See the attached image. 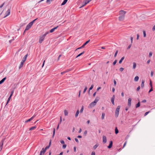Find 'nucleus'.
<instances>
[{
  "label": "nucleus",
  "instance_id": "nucleus-64",
  "mask_svg": "<svg viewBox=\"0 0 155 155\" xmlns=\"http://www.w3.org/2000/svg\"><path fill=\"white\" fill-rule=\"evenodd\" d=\"M142 102L143 103H145L146 102V100H144L142 101Z\"/></svg>",
  "mask_w": 155,
  "mask_h": 155
},
{
  "label": "nucleus",
  "instance_id": "nucleus-60",
  "mask_svg": "<svg viewBox=\"0 0 155 155\" xmlns=\"http://www.w3.org/2000/svg\"><path fill=\"white\" fill-rule=\"evenodd\" d=\"M131 45H130L128 46V47H127V49H129L130 48V47H131Z\"/></svg>",
  "mask_w": 155,
  "mask_h": 155
},
{
  "label": "nucleus",
  "instance_id": "nucleus-6",
  "mask_svg": "<svg viewBox=\"0 0 155 155\" xmlns=\"http://www.w3.org/2000/svg\"><path fill=\"white\" fill-rule=\"evenodd\" d=\"M10 9H8L6 12L5 14V15L4 17V18H5L9 15L10 14Z\"/></svg>",
  "mask_w": 155,
  "mask_h": 155
},
{
  "label": "nucleus",
  "instance_id": "nucleus-18",
  "mask_svg": "<svg viewBox=\"0 0 155 155\" xmlns=\"http://www.w3.org/2000/svg\"><path fill=\"white\" fill-rule=\"evenodd\" d=\"M6 77H5L4 78L2 79L1 81H0V84H1L3 83L6 79Z\"/></svg>",
  "mask_w": 155,
  "mask_h": 155
},
{
  "label": "nucleus",
  "instance_id": "nucleus-38",
  "mask_svg": "<svg viewBox=\"0 0 155 155\" xmlns=\"http://www.w3.org/2000/svg\"><path fill=\"white\" fill-rule=\"evenodd\" d=\"M87 89V87H85V88H84V91H83V93L84 94L85 92L86 91Z\"/></svg>",
  "mask_w": 155,
  "mask_h": 155
},
{
  "label": "nucleus",
  "instance_id": "nucleus-26",
  "mask_svg": "<svg viewBox=\"0 0 155 155\" xmlns=\"http://www.w3.org/2000/svg\"><path fill=\"white\" fill-rule=\"evenodd\" d=\"M84 53V51H83L82 53H81L80 54H79L76 57V58H77L78 57H79L81 56L82 54H83Z\"/></svg>",
  "mask_w": 155,
  "mask_h": 155
},
{
  "label": "nucleus",
  "instance_id": "nucleus-41",
  "mask_svg": "<svg viewBox=\"0 0 155 155\" xmlns=\"http://www.w3.org/2000/svg\"><path fill=\"white\" fill-rule=\"evenodd\" d=\"M83 110H84V107H83V106H82V107H81V109L80 112H81V113L83 111Z\"/></svg>",
  "mask_w": 155,
  "mask_h": 155
},
{
  "label": "nucleus",
  "instance_id": "nucleus-21",
  "mask_svg": "<svg viewBox=\"0 0 155 155\" xmlns=\"http://www.w3.org/2000/svg\"><path fill=\"white\" fill-rule=\"evenodd\" d=\"M68 0H64L63 2L62 3L61 5H64L67 2Z\"/></svg>",
  "mask_w": 155,
  "mask_h": 155
},
{
  "label": "nucleus",
  "instance_id": "nucleus-58",
  "mask_svg": "<svg viewBox=\"0 0 155 155\" xmlns=\"http://www.w3.org/2000/svg\"><path fill=\"white\" fill-rule=\"evenodd\" d=\"M139 34H137V40L139 39Z\"/></svg>",
  "mask_w": 155,
  "mask_h": 155
},
{
  "label": "nucleus",
  "instance_id": "nucleus-10",
  "mask_svg": "<svg viewBox=\"0 0 155 155\" xmlns=\"http://www.w3.org/2000/svg\"><path fill=\"white\" fill-rule=\"evenodd\" d=\"M46 150H45V149L43 148L40 152L39 155H42L44 154L46 152Z\"/></svg>",
  "mask_w": 155,
  "mask_h": 155
},
{
  "label": "nucleus",
  "instance_id": "nucleus-25",
  "mask_svg": "<svg viewBox=\"0 0 155 155\" xmlns=\"http://www.w3.org/2000/svg\"><path fill=\"white\" fill-rule=\"evenodd\" d=\"M64 114L65 116H68V112L67 110H64Z\"/></svg>",
  "mask_w": 155,
  "mask_h": 155
},
{
  "label": "nucleus",
  "instance_id": "nucleus-27",
  "mask_svg": "<svg viewBox=\"0 0 155 155\" xmlns=\"http://www.w3.org/2000/svg\"><path fill=\"white\" fill-rule=\"evenodd\" d=\"M36 126L30 128L29 130H34L36 128Z\"/></svg>",
  "mask_w": 155,
  "mask_h": 155
},
{
  "label": "nucleus",
  "instance_id": "nucleus-5",
  "mask_svg": "<svg viewBox=\"0 0 155 155\" xmlns=\"http://www.w3.org/2000/svg\"><path fill=\"white\" fill-rule=\"evenodd\" d=\"M91 1V0H85L84 1V2H83L84 4L80 8H81L82 7H84L88 3Z\"/></svg>",
  "mask_w": 155,
  "mask_h": 155
},
{
  "label": "nucleus",
  "instance_id": "nucleus-48",
  "mask_svg": "<svg viewBox=\"0 0 155 155\" xmlns=\"http://www.w3.org/2000/svg\"><path fill=\"white\" fill-rule=\"evenodd\" d=\"M117 62V61L116 60H115L114 61L113 63V64L114 65L116 64Z\"/></svg>",
  "mask_w": 155,
  "mask_h": 155
},
{
  "label": "nucleus",
  "instance_id": "nucleus-29",
  "mask_svg": "<svg viewBox=\"0 0 155 155\" xmlns=\"http://www.w3.org/2000/svg\"><path fill=\"white\" fill-rule=\"evenodd\" d=\"M139 78L138 76H136L134 78V80L135 81H137L138 80Z\"/></svg>",
  "mask_w": 155,
  "mask_h": 155
},
{
  "label": "nucleus",
  "instance_id": "nucleus-46",
  "mask_svg": "<svg viewBox=\"0 0 155 155\" xmlns=\"http://www.w3.org/2000/svg\"><path fill=\"white\" fill-rule=\"evenodd\" d=\"M153 74V71H151L150 75L151 77H152Z\"/></svg>",
  "mask_w": 155,
  "mask_h": 155
},
{
  "label": "nucleus",
  "instance_id": "nucleus-3",
  "mask_svg": "<svg viewBox=\"0 0 155 155\" xmlns=\"http://www.w3.org/2000/svg\"><path fill=\"white\" fill-rule=\"evenodd\" d=\"M45 37V35H43L42 36H41L40 37L39 42L40 43H42L43 40L44 39V38Z\"/></svg>",
  "mask_w": 155,
  "mask_h": 155
},
{
  "label": "nucleus",
  "instance_id": "nucleus-11",
  "mask_svg": "<svg viewBox=\"0 0 155 155\" xmlns=\"http://www.w3.org/2000/svg\"><path fill=\"white\" fill-rule=\"evenodd\" d=\"M96 104V103L95 102H91L89 106L90 107H92L95 106Z\"/></svg>",
  "mask_w": 155,
  "mask_h": 155
},
{
  "label": "nucleus",
  "instance_id": "nucleus-20",
  "mask_svg": "<svg viewBox=\"0 0 155 155\" xmlns=\"http://www.w3.org/2000/svg\"><path fill=\"white\" fill-rule=\"evenodd\" d=\"M24 62H23L22 61H21V64L20 65V66H19V69H20L21 68H22L24 64Z\"/></svg>",
  "mask_w": 155,
  "mask_h": 155
},
{
  "label": "nucleus",
  "instance_id": "nucleus-12",
  "mask_svg": "<svg viewBox=\"0 0 155 155\" xmlns=\"http://www.w3.org/2000/svg\"><path fill=\"white\" fill-rule=\"evenodd\" d=\"M115 97V96L114 95L111 98V102L113 105H114V100Z\"/></svg>",
  "mask_w": 155,
  "mask_h": 155
},
{
  "label": "nucleus",
  "instance_id": "nucleus-45",
  "mask_svg": "<svg viewBox=\"0 0 155 155\" xmlns=\"http://www.w3.org/2000/svg\"><path fill=\"white\" fill-rule=\"evenodd\" d=\"M150 112L149 111L146 112L144 114V116H146Z\"/></svg>",
  "mask_w": 155,
  "mask_h": 155
},
{
  "label": "nucleus",
  "instance_id": "nucleus-8",
  "mask_svg": "<svg viewBox=\"0 0 155 155\" xmlns=\"http://www.w3.org/2000/svg\"><path fill=\"white\" fill-rule=\"evenodd\" d=\"M14 92V91H13L12 92V94H11L10 96V97H8V100H7V103H6V105H7V104H8V103L9 102V101H10V99H11V97L12 96V94H13Z\"/></svg>",
  "mask_w": 155,
  "mask_h": 155
},
{
  "label": "nucleus",
  "instance_id": "nucleus-34",
  "mask_svg": "<svg viewBox=\"0 0 155 155\" xmlns=\"http://www.w3.org/2000/svg\"><path fill=\"white\" fill-rule=\"evenodd\" d=\"M143 37H146V31H143Z\"/></svg>",
  "mask_w": 155,
  "mask_h": 155
},
{
  "label": "nucleus",
  "instance_id": "nucleus-13",
  "mask_svg": "<svg viewBox=\"0 0 155 155\" xmlns=\"http://www.w3.org/2000/svg\"><path fill=\"white\" fill-rule=\"evenodd\" d=\"M58 26H57L56 27H55L51 29L50 31V32L52 33L53 32L55 29H57L58 28Z\"/></svg>",
  "mask_w": 155,
  "mask_h": 155
},
{
  "label": "nucleus",
  "instance_id": "nucleus-63",
  "mask_svg": "<svg viewBox=\"0 0 155 155\" xmlns=\"http://www.w3.org/2000/svg\"><path fill=\"white\" fill-rule=\"evenodd\" d=\"M75 141L77 142V143H78V139L76 138H75Z\"/></svg>",
  "mask_w": 155,
  "mask_h": 155
},
{
  "label": "nucleus",
  "instance_id": "nucleus-54",
  "mask_svg": "<svg viewBox=\"0 0 155 155\" xmlns=\"http://www.w3.org/2000/svg\"><path fill=\"white\" fill-rule=\"evenodd\" d=\"M150 85L151 87H152V82H151V81H150Z\"/></svg>",
  "mask_w": 155,
  "mask_h": 155
},
{
  "label": "nucleus",
  "instance_id": "nucleus-49",
  "mask_svg": "<svg viewBox=\"0 0 155 155\" xmlns=\"http://www.w3.org/2000/svg\"><path fill=\"white\" fill-rule=\"evenodd\" d=\"M61 144H64V140H61Z\"/></svg>",
  "mask_w": 155,
  "mask_h": 155
},
{
  "label": "nucleus",
  "instance_id": "nucleus-40",
  "mask_svg": "<svg viewBox=\"0 0 155 155\" xmlns=\"http://www.w3.org/2000/svg\"><path fill=\"white\" fill-rule=\"evenodd\" d=\"M55 133V129L54 128L53 131V137Z\"/></svg>",
  "mask_w": 155,
  "mask_h": 155
},
{
  "label": "nucleus",
  "instance_id": "nucleus-4",
  "mask_svg": "<svg viewBox=\"0 0 155 155\" xmlns=\"http://www.w3.org/2000/svg\"><path fill=\"white\" fill-rule=\"evenodd\" d=\"M32 26V25L31 24H30V23H29L26 27L25 29L24 32V33L26 31L29 30L31 28Z\"/></svg>",
  "mask_w": 155,
  "mask_h": 155
},
{
  "label": "nucleus",
  "instance_id": "nucleus-23",
  "mask_svg": "<svg viewBox=\"0 0 155 155\" xmlns=\"http://www.w3.org/2000/svg\"><path fill=\"white\" fill-rule=\"evenodd\" d=\"M99 97H97L95 99L94 101V102H95L96 103H97V102L99 101Z\"/></svg>",
  "mask_w": 155,
  "mask_h": 155
},
{
  "label": "nucleus",
  "instance_id": "nucleus-7",
  "mask_svg": "<svg viewBox=\"0 0 155 155\" xmlns=\"http://www.w3.org/2000/svg\"><path fill=\"white\" fill-rule=\"evenodd\" d=\"M35 117V115H34L31 117L29 119H28V120H26L25 121V123H27V122H29L31 121V120H32L33 118Z\"/></svg>",
  "mask_w": 155,
  "mask_h": 155
},
{
  "label": "nucleus",
  "instance_id": "nucleus-52",
  "mask_svg": "<svg viewBox=\"0 0 155 155\" xmlns=\"http://www.w3.org/2000/svg\"><path fill=\"white\" fill-rule=\"evenodd\" d=\"M53 0H47L46 1V2L48 3L49 2H52Z\"/></svg>",
  "mask_w": 155,
  "mask_h": 155
},
{
  "label": "nucleus",
  "instance_id": "nucleus-61",
  "mask_svg": "<svg viewBox=\"0 0 155 155\" xmlns=\"http://www.w3.org/2000/svg\"><path fill=\"white\" fill-rule=\"evenodd\" d=\"M126 143H127V142L126 141V142H125V143H124V145H123V148H124L125 147V145H126Z\"/></svg>",
  "mask_w": 155,
  "mask_h": 155
},
{
  "label": "nucleus",
  "instance_id": "nucleus-57",
  "mask_svg": "<svg viewBox=\"0 0 155 155\" xmlns=\"http://www.w3.org/2000/svg\"><path fill=\"white\" fill-rule=\"evenodd\" d=\"M133 37H130V40H131V43H133Z\"/></svg>",
  "mask_w": 155,
  "mask_h": 155
},
{
  "label": "nucleus",
  "instance_id": "nucleus-42",
  "mask_svg": "<svg viewBox=\"0 0 155 155\" xmlns=\"http://www.w3.org/2000/svg\"><path fill=\"white\" fill-rule=\"evenodd\" d=\"M152 53L151 52H150L149 53V57H151L152 56Z\"/></svg>",
  "mask_w": 155,
  "mask_h": 155
},
{
  "label": "nucleus",
  "instance_id": "nucleus-9",
  "mask_svg": "<svg viewBox=\"0 0 155 155\" xmlns=\"http://www.w3.org/2000/svg\"><path fill=\"white\" fill-rule=\"evenodd\" d=\"M4 139L2 140L1 141L0 143V149L1 150H2V148L3 145V144L4 143Z\"/></svg>",
  "mask_w": 155,
  "mask_h": 155
},
{
  "label": "nucleus",
  "instance_id": "nucleus-28",
  "mask_svg": "<svg viewBox=\"0 0 155 155\" xmlns=\"http://www.w3.org/2000/svg\"><path fill=\"white\" fill-rule=\"evenodd\" d=\"M133 64V68L134 69H135L136 67V64L135 62H134Z\"/></svg>",
  "mask_w": 155,
  "mask_h": 155
},
{
  "label": "nucleus",
  "instance_id": "nucleus-36",
  "mask_svg": "<svg viewBox=\"0 0 155 155\" xmlns=\"http://www.w3.org/2000/svg\"><path fill=\"white\" fill-rule=\"evenodd\" d=\"M98 146V145L97 144H96L93 147V148H94V149L95 150V149H96Z\"/></svg>",
  "mask_w": 155,
  "mask_h": 155
},
{
  "label": "nucleus",
  "instance_id": "nucleus-1",
  "mask_svg": "<svg viewBox=\"0 0 155 155\" xmlns=\"http://www.w3.org/2000/svg\"><path fill=\"white\" fill-rule=\"evenodd\" d=\"M126 13V12L123 10L119 12L120 16L119 17V19L120 21H122L124 19Z\"/></svg>",
  "mask_w": 155,
  "mask_h": 155
},
{
  "label": "nucleus",
  "instance_id": "nucleus-2",
  "mask_svg": "<svg viewBox=\"0 0 155 155\" xmlns=\"http://www.w3.org/2000/svg\"><path fill=\"white\" fill-rule=\"evenodd\" d=\"M120 108V106H118L116 108L115 114V116L116 117H117L118 116Z\"/></svg>",
  "mask_w": 155,
  "mask_h": 155
},
{
  "label": "nucleus",
  "instance_id": "nucleus-19",
  "mask_svg": "<svg viewBox=\"0 0 155 155\" xmlns=\"http://www.w3.org/2000/svg\"><path fill=\"white\" fill-rule=\"evenodd\" d=\"M144 82H145V81H144V80H142V81L141 84V87L142 88H143L144 87Z\"/></svg>",
  "mask_w": 155,
  "mask_h": 155
},
{
  "label": "nucleus",
  "instance_id": "nucleus-14",
  "mask_svg": "<svg viewBox=\"0 0 155 155\" xmlns=\"http://www.w3.org/2000/svg\"><path fill=\"white\" fill-rule=\"evenodd\" d=\"M103 142L104 143H105L107 142L106 137L104 136H103Z\"/></svg>",
  "mask_w": 155,
  "mask_h": 155
},
{
  "label": "nucleus",
  "instance_id": "nucleus-59",
  "mask_svg": "<svg viewBox=\"0 0 155 155\" xmlns=\"http://www.w3.org/2000/svg\"><path fill=\"white\" fill-rule=\"evenodd\" d=\"M155 30V25L153 26V28H152V30L153 31H154Z\"/></svg>",
  "mask_w": 155,
  "mask_h": 155
},
{
  "label": "nucleus",
  "instance_id": "nucleus-50",
  "mask_svg": "<svg viewBox=\"0 0 155 155\" xmlns=\"http://www.w3.org/2000/svg\"><path fill=\"white\" fill-rule=\"evenodd\" d=\"M87 130H85L84 132V134L85 136H86L87 135Z\"/></svg>",
  "mask_w": 155,
  "mask_h": 155
},
{
  "label": "nucleus",
  "instance_id": "nucleus-37",
  "mask_svg": "<svg viewBox=\"0 0 155 155\" xmlns=\"http://www.w3.org/2000/svg\"><path fill=\"white\" fill-rule=\"evenodd\" d=\"M93 87H94V85L92 84L91 85V87L89 88V92H90V90H92L93 89Z\"/></svg>",
  "mask_w": 155,
  "mask_h": 155
},
{
  "label": "nucleus",
  "instance_id": "nucleus-15",
  "mask_svg": "<svg viewBox=\"0 0 155 155\" xmlns=\"http://www.w3.org/2000/svg\"><path fill=\"white\" fill-rule=\"evenodd\" d=\"M131 98H129L128 99V105L129 107H130L131 105Z\"/></svg>",
  "mask_w": 155,
  "mask_h": 155
},
{
  "label": "nucleus",
  "instance_id": "nucleus-43",
  "mask_svg": "<svg viewBox=\"0 0 155 155\" xmlns=\"http://www.w3.org/2000/svg\"><path fill=\"white\" fill-rule=\"evenodd\" d=\"M118 51H116V52H115V54H114V57H115L117 56V53H118Z\"/></svg>",
  "mask_w": 155,
  "mask_h": 155
},
{
  "label": "nucleus",
  "instance_id": "nucleus-53",
  "mask_svg": "<svg viewBox=\"0 0 155 155\" xmlns=\"http://www.w3.org/2000/svg\"><path fill=\"white\" fill-rule=\"evenodd\" d=\"M114 86H115L116 85L117 82L115 80H114Z\"/></svg>",
  "mask_w": 155,
  "mask_h": 155
},
{
  "label": "nucleus",
  "instance_id": "nucleus-39",
  "mask_svg": "<svg viewBox=\"0 0 155 155\" xmlns=\"http://www.w3.org/2000/svg\"><path fill=\"white\" fill-rule=\"evenodd\" d=\"M66 145L64 144H63V145L62 146V148L64 149L66 148Z\"/></svg>",
  "mask_w": 155,
  "mask_h": 155
},
{
  "label": "nucleus",
  "instance_id": "nucleus-51",
  "mask_svg": "<svg viewBox=\"0 0 155 155\" xmlns=\"http://www.w3.org/2000/svg\"><path fill=\"white\" fill-rule=\"evenodd\" d=\"M153 87H151V88L150 90L149 91V93H150V92L153 91Z\"/></svg>",
  "mask_w": 155,
  "mask_h": 155
},
{
  "label": "nucleus",
  "instance_id": "nucleus-44",
  "mask_svg": "<svg viewBox=\"0 0 155 155\" xmlns=\"http://www.w3.org/2000/svg\"><path fill=\"white\" fill-rule=\"evenodd\" d=\"M124 70V68H120V70L121 72H122Z\"/></svg>",
  "mask_w": 155,
  "mask_h": 155
},
{
  "label": "nucleus",
  "instance_id": "nucleus-32",
  "mask_svg": "<svg viewBox=\"0 0 155 155\" xmlns=\"http://www.w3.org/2000/svg\"><path fill=\"white\" fill-rule=\"evenodd\" d=\"M140 102H139L138 103L136 104V108H137L140 106Z\"/></svg>",
  "mask_w": 155,
  "mask_h": 155
},
{
  "label": "nucleus",
  "instance_id": "nucleus-55",
  "mask_svg": "<svg viewBox=\"0 0 155 155\" xmlns=\"http://www.w3.org/2000/svg\"><path fill=\"white\" fill-rule=\"evenodd\" d=\"M49 146H47L45 148V150H46L47 149H48L49 148Z\"/></svg>",
  "mask_w": 155,
  "mask_h": 155
},
{
  "label": "nucleus",
  "instance_id": "nucleus-62",
  "mask_svg": "<svg viewBox=\"0 0 155 155\" xmlns=\"http://www.w3.org/2000/svg\"><path fill=\"white\" fill-rule=\"evenodd\" d=\"M140 88V86H138L137 87V91H139V90Z\"/></svg>",
  "mask_w": 155,
  "mask_h": 155
},
{
  "label": "nucleus",
  "instance_id": "nucleus-16",
  "mask_svg": "<svg viewBox=\"0 0 155 155\" xmlns=\"http://www.w3.org/2000/svg\"><path fill=\"white\" fill-rule=\"evenodd\" d=\"M28 54H26L23 58V59L21 61L25 62L26 61L27 58L28 56Z\"/></svg>",
  "mask_w": 155,
  "mask_h": 155
},
{
  "label": "nucleus",
  "instance_id": "nucleus-35",
  "mask_svg": "<svg viewBox=\"0 0 155 155\" xmlns=\"http://www.w3.org/2000/svg\"><path fill=\"white\" fill-rule=\"evenodd\" d=\"M115 133L116 134L118 133V130L117 127H116L115 129Z\"/></svg>",
  "mask_w": 155,
  "mask_h": 155
},
{
  "label": "nucleus",
  "instance_id": "nucleus-47",
  "mask_svg": "<svg viewBox=\"0 0 155 155\" xmlns=\"http://www.w3.org/2000/svg\"><path fill=\"white\" fill-rule=\"evenodd\" d=\"M84 48V47H83L82 46L81 47H79V48H77L76 50H77L78 49H81V48Z\"/></svg>",
  "mask_w": 155,
  "mask_h": 155
},
{
  "label": "nucleus",
  "instance_id": "nucleus-33",
  "mask_svg": "<svg viewBox=\"0 0 155 155\" xmlns=\"http://www.w3.org/2000/svg\"><path fill=\"white\" fill-rule=\"evenodd\" d=\"M37 19V18H36L33 21H32L30 22V23L32 25L33 24L34 22Z\"/></svg>",
  "mask_w": 155,
  "mask_h": 155
},
{
  "label": "nucleus",
  "instance_id": "nucleus-56",
  "mask_svg": "<svg viewBox=\"0 0 155 155\" xmlns=\"http://www.w3.org/2000/svg\"><path fill=\"white\" fill-rule=\"evenodd\" d=\"M91 155H95V152L94 151H93L92 152Z\"/></svg>",
  "mask_w": 155,
  "mask_h": 155
},
{
  "label": "nucleus",
  "instance_id": "nucleus-24",
  "mask_svg": "<svg viewBox=\"0 0 155 155\" xmlns=\"http://www.w3.org/2000/svg\"><path fill=\"white\" fill-rule=\"evenodd\" d=\"M124 59V57H122L121 59H120V60L119 61V64H121L122 62V61H123V60Z\"/></svg>",
  "mask_w": 155,
  "mask_h": 155
},
{
  "label": "nucleus",
  "instance_id": "nucleus-17",
  "mask_svg": "<svg viewBox=\"0 0 155 155\" xmlns=\"http://www.w3.org/2000/svg\"><path fill=\"white\" fill-rule=\"evenodd\" d=\"M112 144L113 142L112 141H110L109 145L108 146V148H111L112 146Z\"/></svg>",
  "mask_w": 155,
  "mask_h": 155
},
{
  "label": "nucleus",
  "instance_id": "nucleus-22",
  "mask_svg": "<svg viewBox=\"0 0 155 155\" xmlns=\"http://www.w3.org/2000/svg\"><path fill=\"white\" fill-rule=\"evenodd\" d=\"M90 40H89L88 41H87L82 46L84 47V46L86 45L87 44H88L90 41Z\"/></svg>",
  "mask_w": 155,
  "mask_h": 155
},
{
  "label": "nucleus",
  "instance_id": "nucleus-31",
  "mask_svg": "<svg viewBox=\"0 0 155 155\" xmlns=\"http://www.w3.org/2000/svg\"><path fill=\"white\" fill-rule=\"evenodd\" d=\"M79 113V110H78L76 113L75 116L76 117H77L78 116V115Z\"/></svg>",
  "mask_w": 155,
  "mask_h": 155
},
{
  "label": "nucleus",
  "instance_id": "nucleus-30",
  "mask_svg": "<svg viewBox=\"0 0 155 155\" xmlns=\"http://www.w3.org/2000/svg\"><path fill=\"white\" fill-rule=\"evenodd\" d=\"M105 115V114L104 113H102L101 116V119L102 120H103L104 119Z\"/></svg>",
  "mask_w": 155,
  "mask_h": 155
}]
</instances>
